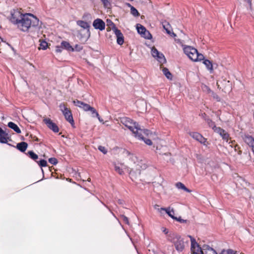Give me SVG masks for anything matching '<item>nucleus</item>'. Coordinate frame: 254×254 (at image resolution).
Listing matches in <instances>:
<instances>
[{
    "instance_id": "obj_17",
    "label": "nucleus",
    "mask_w": 254,
    "mask_h": 254,
    "mask_svg": "<svg viewBox=\"0 0 254 254\" xmlns=\"http://www.w3.org/2000/svg\"><path fill=\"white\" fill-rule=\"evenodd\" d=\"M77 24L78 25H79L82 28L86 29L87 30L88 36L89 37L90 35V30H89V28H90L89 24L87 22H85L83 20L77 21Z\"/></svg>"
},
{
    "instance_id": "obj_54",
    "label": "nucleus",
    "mask_w": 254,
    "mask_h": 254,
    "mask_svg": "<svg viewBox=\"0 0 254 254\" xmlns=\"http://www.w3.org/2000/svg\"><path fill=\"white\" fill-rule=\"evenodd\" d=\"M4 131L0 127V134H4Z\"/></svg>"
},
{
    "instance_id": "obj_46",
    "label": "nucleus",
    "mask_w": 254,
    "mask_h": 254,
    "mask_svg": "<svg viewBox=\"0 0 254 254\" xmlns=\"http://www.w3.org/2000/svg\"><path fill=\"white\" fill-rule=\"evenodd\" d=\"M202 88L203 90L206 91L208 93H210L212 92L211 89L206 85H204L202 86Z\"/></svg>"
},
{
    "instance_id": "obj_36",
    "label": "nucleus",
    "mask_w": 254,
    "mask_h": 254,
    "mask_svg": "<svg viewBox=\"0 0 254 254\" xmlns=\"http://www.w3.org/2000/svg\"><path fill=\"white\" fill-rule=\"evenodd\" d=\"M220 254H236V253L232 250H223Z\"/></svg>"
},
{
    "instance_id": "obj_11",
    "label": "nucleus",
    "mask_w": 254,
    "mask_h": 254,
    "mask_svg": "<svg viewBox=\"0 0 254 254\" xmlns=\"http://www.w3.org/2000/svg\"><path fill=\"white\" fill-rule=\"evenodd\" d=\"M43 122L46 125L47 127L51 129L54 132H58L59 131V128L58 126L53 122V121L49 118H45L43 120Z\"/></svg>"
},
{
    "instance_id": "obj_29",
    "label": "nucleus",
    "mask_w": 254,
    "mask_h": 254,
    "mask_svg": "<svg viewBox=\"0 0 254 254\" xmlns=\"http://www.w3.org/2000/svg\"><path fill=\"white\" fill-rule=\"evenodd\" d=\"M59 108L61 111L63 113V115H64L65 113H67L68 112L70 111L63 103H62L59 105Z\"/></svg>"
},
{
    "instance_id": "obj_45",
    "label": "nucleus",
    "mask_w": 254,
    "mask_h": 254,
    "mask_svg": "<svg viewBox=\"0 0 254 254\" xmlns=\"http://www.w3.org/2000/svg\"><path fill=\"white\" fill-rule=\"evenodd\" d=\"M175 220H176L177 221H179V222L181 223H187L188 222V221L187 220H184V219H183L181 218V217L178 218L176 217V219H174Z\"/></svg>"
},
{
    "instance_id": "obj_1",
    "label": "nucleus",
    "mask_w": 254,
    "mask_h": 254,
    "mask_svg": "<svg viewBox=\"0 0 254 254\" xmlns=\"http://www.w3.org/2000/svg\"><path fill=\"white\" fill-rule=\"evenodd\" d=\"M39 22V19L33 14L26 13L21 16L20 21L18 27L22 31L25 32L28 31L31 26H38Z\"/></svg>"
},
{
    "instance_id": "obj_52",
    "label": "nucleus",
    "mask_w": 254,
    "mask_h": 254,
    "mask_svg": "<svg viewBox=\"0 0 254 254\" xmlns=\"http://www.w3.org/2000/svg\"><path fill=\"white\" fill-rule=\"evenodd\" d=\"M110 21H111V20H109V19L107 20V24L112 26V28H113V25L112 24V23Z\"/></svg>"
},
{
    "instance_id": "obj_30",
    "label": "nucleus",
    "mask_w": 254,
    "mask_h": 254,
    "mask_svg": "<svg viewBox=\"0 0 254 254\" xmlns=\"http://www.w3.org/2000/svg\"><path fill=\"white\" fill-rule=\"evenodd\" d=\"M136 29H137V32L140 35L142 34L146 30V29L145 28V27H144L143 26H142L140 24H136Z\"/></svg>"
},
{
    "instance_id": "obj_40",
    "label": "nucleus",
    "mask_w": 254,
    "mask_h": 254,
    "mask_svg": "<svg viewBox=\"0 0 254 254\" xmlns=\"http://www.w3.org/2000/svg\"><path fill=\"white\" fill-rule=\"evenodd\" d=\"M49 162L52 165H56L58 163V160L56 158H50L49 159Z\"/></svg>"
},
{
    "instance_id": "obj_22",
    "label": "nucleus",
    "mask_w": 254,
    "mask_h": 254,
    "mask_svg": "<svg viewBox=\"0 0 254 254\" xmlns=\"http://www.w3.org/2000/svg\"><path fill=\"white\" fill-rule=\"evenodd\" d=\"M7 126L9 128L13 129L16 133H21L20 129L19 128V127L17 126V125L16 124H15V123H14L12 122H10L8 123Z\"/></svg>"
},
{
    "instance_id": "obj_9",
    "label": "nucleus",
    "mask_w": 254,
    "mask_h": 254,
    "mask_svg": "<svg viewBox=\"0 0 254 254\" xmlns=\"http://www.w3.org/2000/svg\"><path fill=\"white\" fill-rule=\"evenodd\" d=\"M110 21L112 23V24L113 25V29L114 31L115 34L117 39V43L120 45H123L124 42V37L122 33L121 32V30L117 28L115 24L112 21Z\"/></svg>"
},
{
    "instance_id": "obj_4",
    "label": "nucleus",
    "mask_w": 254,
    "mask_h": 254,
    "mask_svg": "<svg viewBox=\"0 0 254 254\" xmlns=\"http://www.w3.org/2000/svg\"><path fill=\"white\" fill-rule=\"evenodd\" d=\"M121 122L131 130L134 134L136 129H138V124L136 122H133L132 120L127 117H124L121 119Z\"/></svg>"
},
{
    "instance_id": "obj_57",
    "label": "nucleus",
    "mask_w": 254,
    "mask_h": 254,
    "mask_svg": "<svg viewBox=\"0 0 254 254\" xmlns=\"http://www.w3.org/2000/svg\"><path fill=\"white\" fill-rule=\"evenodd\" d=\"M164 24L166 25V28H168V27L170 26V24L168 23H165Z\"/></svg>"
},
{
    "instance_id": "obj_27",
    "label": "nucleus",
    "mask_w": 254,
    "mask_h": 254,
    "mask_svg": "<svg viewBox=\"0 0 254 254\" xmlns=\"http://www.w3.org/2000/svg\"><path fill=\"white\" fill-rule=\"evenodd\" d=\"M7 135L8 134L5 131H4V134H0V143H7V139L8 138Z\"/></svg>"
},
{
    "instance_id": "obj_59",
    "label": "nucleus",
    "mask_w": 254,
    "mask_h": 254,
    "mask_svg": "<svg viewBox=\"0 0 254 254\" xmlns=\"http://www.w3.org/2000/svg\"><path fill=\"white\" fill-rule=\"evenodd\" d=\"M202 116L203 118H204L205 116H206V114L205 113H204L203 115H202Z\"/></svg>"
},
{
    "instance_id": "obj_55",
    "label": "nucleus",
    "mask_w": 254,
    "mask_h": 254,
    "mask_svg": "<svg viewBox=\"0 0 254 254\" xmlns=\"http://www.w3.org/2000/svg\"><path fill=\"white\" fill-rule=\"evenodd\" d=\"M125 153L127 155H130L131 154V153H130V152H129L128 150H125Z\"/></svg>"
},
{
    "instance_id": "obj_21",
    "label": "nucleus",
    "mask_w": 254,
    "mask_h": 254,
    "mask_svg": "<svg viewBox=\"0 0 254 254\" xmlns=\"http://www.w3.org/2000/svg\"><path fill=\"white\" fill-rule=\"evenodd\" d=\"M64 115L65 120L71 125L74 124V121L71 111L68 112L67 113L64 114Z\"/></svg>"
},
{
    "instance_id": "obj_19",
    "label": "nucleus",
    "mask_w": 254,
    "mask_h": 254,
    "mask_svg": "<svg viewBox=\"0 0 254 254\" xmlns=\"http://www.w3.org/2000/svg\"><path fill=\"white\" fill-rule=\"evenodd\" d=\"M28 147V144L25 142H21L16 145V148L22 152L26 151Z\"/></svg>"
},
{
    "instance_id": "obj_43",
    "label": "nucleus",
    "mask_w": 254,
    "mask_h": 254,
    "mask_svg": "<svg viewBox=\"0 0 254 254\" xmlns=\"http://www.w3.org/2000/svg\"><path fill=\"white\" fill-rule=\"evenodd\" d=\"M121 217L122 218L123 221L127 224V225H129V220H128V219L127 217H126L125 215H121Z\"/></svg>"
},
{
    "instance_id": "obj_35",
    "label": "nucleus",
    "mask_w": 254,
    "mask_h": 254,
    "mask_svg": "<svg viewBox=\"0 0 254 254\" xmlns=\"http://www.w3.org/2000/svg\"><path fill=\"white\" fill-rule=\"evenodd\" d=\"M41 167H46L47 165V161L44 159H41L39 162L36 161Z\"/></svg>"
},
{
    "instance_id": "obj_56",
    "label": "nucleus",
    "mask_w": 254,
    "mask_h": 254,
    "mask_svg": "<svg viewBox=\"0 0 254 254\" xmlns=\"http://www.w3.org/2000/svg\"><path fill=\"white\" fill-rule=\"evenodd\" d=\"M171 36H173V37H176V34H175L174 32H172V33H171V35H170Z\"/></svg>"
},
{
    "instance_id": "obj_25",
    "label": "nucleus",
    "mask_w": 254,
    "mask_h": 254,
    "mask_svg": "<svg viewBox=\"0 0 254 254\" xmlns=\"http://www.w3.org/2000/svg\"><path fill=\"white\" fill-rule=\"evenodd\" d=\"M204 119L205 122L207 123L208 126L210 127H211L213 131L217 127L215 125V122L212 121L209 118H205Z\"/></svg>"
},
{
    "instance_id": "obj_26",
    "label": "nucleus",
    "mask_w": 254,
    "mask_h": 254,
    "mask_svg": "<svg viewBox=\"0 0 254 254\" xmlns=\"http://www.w3.org/2000/svg\"><path fill=\"white\" fill-rule=\"evenodd\" d=\"M176 187L178 189H182L185 190L186 192H190L191 191L190 190L188 189L186 187V186L182 183L181 182H178L176 184Z\"/></svg>"
},
{
    "instance_id": "obj_41",
    "label": "nucleus",
    "mask_w": 254,
    "mask_h": 254,
    "mask_svg": "<svg viewBox=\"0 0 254 254\" xmlns=\"http://www.w3.org/2000/svg\"><path fill=\"white\" fill-rule=\"evenodd\" d=\"M82 49V47L79 45H75L74 47H73V52L77 51L79 52Z\"/></svg>"
},
{
    "instance_id": "obj_32",
    "label": "nucleus",
    "mask_w": 254,
    "mask_h": 254,
    "mask_svg": "<svg viewBox=\"0 0 254 254\" xmlns=\"http://www.w3.org/2000/svg\"><path fill=\"white\" fill-rule=\"evenodd\" d=\"M141 36L142 37L144 38L145 39L148 40H150L152 38L151 34L147 30H146L145 32H144L142 34H141Z\"/></svg>"
},
{
    "instance_id": "obj_39",
    "label": "nucleus",
    "mask_w": 254,
    "mask_h": 254,
    "mask_svg": "<svg viewBox=\"0 0 254 254\" xmlns=\"http://www.w3.org/2000/svg\"><path fill=\"white\" fill-rule=\"evenodd\" d=\"M140 140H143L144 142L148 145H151L152 144V141L148 138H146L145 137H143V139H139Z\"/></svg>"
},
{
    "instance_id": "obj_38",
    "label": "nucleus",
    "mask_w": 254,
    "mask_h": 254,
    "mask_svg": "<svg viewBox=\"0 0 254 254\" xmlns=\"http://www.w3.org/2000/svg\"><path fill=\"white\" fill-rule=\"evenodd\" d=\"M40 49H42V50H46L48 47V43L46 41H43L40 43Z\"/></svg>"
},
{
    "instance_id": "obj_18",
    "label": "nucleus",
    "mask_w": 254,
    "mask_h": 254,
    "mask_svg": "<svg viewBox=\"0 0 254 254\" xmlns=\"http://www.w3.org/2000/svg\"><path fill=\"white\" fill-rule=\"evenodd\" d=\"M202 252L203 254H217L215 250L206 245L202 246Z\"/></svg>"
},
{
    "instance_id": "obj_33",
    "label": "nucleus",
    "mask_w": 254,
    "mask_h": 254,
    "mask_svg": "<svg viewBox=\"0 0 254 254\" xmlns=\"http://www.w3.org/2000/svg\"><path fill=\"white\" fill-rule=\"evenodd\" d=\"M29 156L33 160L35 161L38 158V156L33 151H29L27 153Z\"/></svg>"
},
{
    "instance_id": "obj_10",
    "label": "nucleus",
    "mask_w": 254,
    "mask_h": 254,
    "mask_svg": "<svg viewBox=\"0 0 254 254\" xmlns=\"http://www.w3.org/2000/svg\"><path fill=\"white\" fill-rule=\"evenodd\" d=\"M191 240V250L193 254H203L202 247H199V245L195 242V240L191 236H189Z\"/></svg>"
},
{
    "instance_id": "obj_23",
    "label": "nucleus",
    "mask_w": 254,
    "mask_h": 254,
    "mask_svg": "<svg viewBox=\"0 0 254 254\" xmlns=\"http://www.w3.org/2000/svg\"><path fill=\"white\" fill-rule=\"evenodd\" d=\"M203 64L205 65L207 69L210 71V73H212L213 69L212 62L208 60H204Z\"/></svg>"
},
{
    "instance_id": "obj_14",
    "label": "nucleus",
    "mask_w": 254,
    "mask_h": 254,
    "mask_svg": "<svg viewBox=\"0 0 254 254\" xmlns=\"http://www.w3.org/2000/svg\"><path fill=\"white\" fill-rule=\"evenodd\" d=\"M93 26L95 29L102 31L105 28V23L101 19L97 18L94 20Z\"/></svg>"
},
{
    "instance_id": "obj_44",
    "label": "nucleus",
    "mask_w": 254,
    "mask_h": 254,
    "mask_svg": "<svg viewBox=\"0 0 254 254\" xmlns=\"http://www.w3.org/2000/svg\"><path fill=\"white\" fill-rule=\"evenodd\" d=\"M55 48V51L57 53H61L63 50H64L61 44H60V45L57 46Z\"/></svg>"
},
{
    "instance_id": "obj_20",
    "label": "nucleus",
    "mask_w": 254,
    "mask_h": 254,
    "mask_svg": "<svg viewBox=\"0 0 254 254\" xmlns=\"http://www.w3.org/2000/svg\"><path fill=\"white\" fill-rule=\"evenodd\" d=\"M63 49H65L69 52H73V47L70 45L69 43L66 41H62L61 43Z\"/></svg>"
},
{
    "instance_id": "obj_24",
    "label": "nucleus",
    "mask_w": 254,
    "mask_h": 254,
    "mask_svg": "<svg viewBox=\"0 0 254 254\" xmlns=\"http://www.w3.org/2000/svg\"><path fill=\"white\" fill-rule=\"evenodd\" d=\"M245 141L250 146L253 147L254 146V138L250 135H246L245 137Z\"/></svg>"
},
{
    "instance_id": "obj_15",
    "label": "nucleus",
    "mask_w": 254,
    "mask_h": 254,
    "mask_svg": "<svg viewBox=\"0 0 254 254\" xmlns=\"http://www.w3.org/2000/svg\"><path fill=\"white\" fill-rule=\"evenodd\" d=\"M23 14H21L19 12L16 11L14 13L11 14L10 20L12 23L17 25V26H18V24L20 21V17Z\"/></svg>"
},
{
    "instance_id": "obj_37",
    "label": "nucleus",
    "mask_w": 254,
    "mask_h": 254,
    "mask_svg": "<svg viewBox=\"0 0 254 254\" xmlns=\"http://www.w3.org/2000/svg\"><path fill=\"white\" fill-rule=\"evenodd\" d=\"M115 170L120 175H122L124 174L123 169H121L119 166H117L116 164H115Z\"/></svg>"
},
{
    "instance_id": "obj_34",
    "label": "nucleus",
    "mask_w": 254,
    "mask_h": 254,
    "mask_svg": "<svg viewBox=\"0 0 254 254\" xmlns=\"http://www.w3.org/2000/svg\"><path fill=\"white\" fill-rule=\"evenodd\" d=\"M204 60H205L204 56L201 54L198 53L197 52L194 59V62L201 61L202 60L204 61Z\"/></svg>"
},
{
    "instance_id": "obj_3",
    "label": "nucleus",
    "mask_w": 254,
    "mask_h": 254,
    "mask_svg": "<svg viewBox=\"0 0 254 254\" xmlns=\"http://www.w3.org/2000/svg\"><path fill=\"white\" fill-rule=\"evenodd\" d=\"M73 104L76 106H77L80 108L82 109L84 111H90L92 115V117L99 116V114L96 111V110L94 108L91 107L88 104L85 103L78 100L73 101Z\"/></svg>"
},
{
    "instance_id": "obj_58",
    "label": "nucleus",
    "mask_w": 254,
    "mask_h": 254,
    "mask_svg": "<svg viewBox=\"0 0 254 254\" xmlns=\"http://www.w3.org/2000/svg\"><path fill=\"white\" fill-rule=\"evenodd\" d=\"M96 117L98 119V120H99V121L100 122H102V121H103V120H102V119H100V116H99L98 117Z\"/></svg>"
},
{
    "instance_id": "obj_48",
    "label": "nucleus",
    "mask_w": 254,
    "mask_h": 254,
    "mask_svg": "<svg viewBox=\"0 0 254 254\" xmlns=\"http://www.w3.org/2000/svg\"><path fill=\"white\" fill-rule=\"evenodd\" d=\"M105 6H107L109 4L108 0H101Z\"/></svg>"
},
{
    "instance_id": "obj_13",
    "label": "nucleus",
    "mask_w": 254,
    "mask_h": 254,
    "mask_svg": "<svg viewBox=\"0 0 254 254\" xmlns=\"http://www.w3.org/2000/svg\"><path fill=\"white\" fill-rule=\"evenodd\" d=\"M190 135L194 139L199 141L201 144L204 145L205 144V142H206V139L204 138L201 134L197 132H190L189 133Z\"/></svg>"
},
{
    "instance_id": "obj_42",
    "label": "nucleus",
    "mask_w": 254,
    "mask_h": 254,
    "mask_svg": "<svg viewBox=\"0 0 254 254\" xmlns=\"http://www.w3.org/2000/svg\"><path fill=\"white\" fill-rule=\"evenodd\" d=\"M98 149L104 154L107 153V150L104 146H99Z\"/></svg>"
},
{
    "instance_id": "obj_60",
    "label": "nucleus",
    "mask_w": 254,
    "mask_h": 254,
    "mask_svg": "<svg viewBox=\"0 0 254 254\" xmlns=\"http://www.w3.org/2000/svg\"><path fill=\"white\" fill-rule=\"evenodd\" d=\"M252 149H253V151L254 153V146L252 147Z\"/></svg>"
},
{
    "instance_id": "obj_51",
    "label": "nucleus",
    "mask_w": 254,
    "mask_h": 254,
    "mask_svg": "<svg viewBox=\"0 0 254 254\" xmlns=\"http://www.w3.org/2000/svg\"><path fill=\"white\" fill-rule=\"evenodd\" d=\"M118 202L120 204H123L124 203V201L122 199H118Z\"/></svg>"
},
{
    "instance_id": "obj_6",
    "label": "nucleus",
    "mask_w": 254,
    "mask_h": 254,
    "mask_svg": "<svg viewBox=\"0 0 254 254\" xmlns=\"http://www.w3.org/2000/svg\"><path fill=\"white\" fill-rule=\"evenodd\" d=\"M151 55L160 64H164L166 62V60L164 55L159 52L155 47H152L151 49Z\"/></svg>"
},
{
    "instance_id": "obj_47",
    "label": "nucleus",
    "mask_w": 254,
    "mask_h": 254,
    "mask_svg": "<svg viewBox=\"0 0 254 254\" xmlns=\"http://www.w3.org/2000/svg\"><path fill=\"white\" fill-rule=\"evenodd\" d=\"M163 28H164V29H165L167 34H168L169 35H171L172 32L168 28H166V25L163 24Z\"/></svg>"
},
{
    "instance_id": "obj_16",
    "label": "nucleus",
    "mask_w": 254,
    "mask_h": 254,
    "mask_svg": "<svg viewBox=\"0 0 254 254\" xmlns=\"http://www.w3.org/2000/svg\"><path fill=\"white\" fill-rule=\"evenodd\" d=\"M159 207V205H156L155 206V209H157L160 212H161L162 211H165L166 213L170 217H171L172 219H176V217L174 216V209L172 208L171 209V210H170V207H168V208H163V207H162L161 208H158Z\"/></svg>"
},
{
    "instance_id": "obj_12",
    "label": "nucleus",
    "mask_w": 254,
    "mask_h": 254,
    "mask_svg": "<svg viewBox=\"0 0 254 254\" xmlns=\"http://www.w3.org/2000/svg\"><path fill=\"white\" fill-rule=\"evenodd\" d=\"M214 131L219 134L224 140H225L227 142H228L230 135L229 134L226 132L225 130L223 129L220 127H217L215 128Z\"/></svg>"
},
{
    "instance_id": "obj_7",
    "label": "nucleus",
    "mask_w": 254,
    "mask_h": 254,
    "mask_svg": "<svg viewBox=\"0 0 254 254\" xmlns=\"http://www.w3.org/2000/svg\"><path fill=\"white\" fill-rule=\"evenodd\" d=\"M151 55L160 64H164L166 62V60L164 55L159 52L155 47H152L151 49Z\"/></svg>"
},
{
    "instance_id": "obj_49",
    "label": "nucleus",
    "mask_w": 254,
    "mask_h": 254,
    "mask_svg": "<svg viewBox=\"0 0 254 254\" xmlns=\"http://www.w3.org/2000/svg\"><path fill=\"white\" fill-rule=\"evenodd\" d=\"M213 98L215 99L217 101H220V98L216 94H214Z\"/></svg>"
},
{
    "instance_id": "obj_5",
    "label": "nucleus",
    "mask_w": 254,
    "mask_h": 254,
    "mask_svg": "<svg viewBox=\"0 0 254 254\" xmlns=\"http://www.w3.org/2000/svg\"><path fill=\"white\" fill-rule=\"evenodd\" d=\"M183 50L185 54L187 55L189 58L194 62V59L195 58L197 50L196 49L189 46L185 47Z\"/></svg>"
},
{
    "instance_id": "obj_53",
    "label": "nucleus",
    "mask_w": 254,
    "mask_h": 254,
    "mask_svg": "<svg viewBox=\"0 0 254 254\" xmlns=\"http://www.w3.org/2000/svg\"><path fill=\"white\" fill-rule=\"evenodd\" d=\"M245 0L247 1L249 3L250 7H252V0Z\"/></svg>"
},
{
    "instance_id": "obj_31",
    "label": "nucleus",
    "mask_w": 254,
    "mask_h": 254,
    "mask_svg": "<svg viewBox=\"0 0 254 254\" xmlns=\"http://www.w3.org/2000/svg\"><path fill=\"white\" fill-rule=\"evenodd\" d=\"M128 5L130 7V13L131 14L135 16H138L139 15V13L138 11V10L133 6H131L130 4H128Z\"/></svg>"
},
{
    "instance_id": "obj_8",
    "label": "nucleus",
    "mask_w": 254,
    "mask_h": 254,
    "mask_svg": "<svg viewBox=\"0 0 254 254\" xmlns=\"http://www.w3.org/2000/svg\"><path fill=\"white\" fill-rule=\"evenodd\" d=\"M137 128L138 129H136L134 134L135 137L138 139H143V137H145L144 135L148 136L150 134V131L149 130L147 129H141L139 125L137 126Z\"/></svg>"
},
{
    "instance_id": "obj_50",
    "label": "nucleus",
    "mask_w": 254,
    "mask_h": 254,
    "mask_svg": "<svg viewBox=\"0 0 254 254\" xmlns=\"http://www.w3.org/2000/svg\"><path fill=\"white\" fill-rule=\"evenodd\" d=\"M163 230V232L165 234H167L168 233V230L166 229V228H162Z\"/></svg>"
},
{
    "instance_id": "obj_2",
    "label": "nucleus",
    "mask_w": 254,
    "mask_h": 254,
    "mask_svg": "<svg viewBox=\"0 0 254 254\" xmlns=\"http://www.w3.org/2000/svg\"><path fill=\"white\" fill-rule=\"evenodd\" d=\"M168 241L173 243L178 252H182L185 248V244L181 236L176 233H170L167 236Z\"/></svg>"
},
{
    "instance_id": "obj_28",
    "label": "nucleus",
    "mask_w": 254,
    "mask_h": 254,
    "mask_svg": "<svg viewBox=\"0 0 254 254\" xmlns=\"http://www.w3.org/2000/svg\"><path fill=\"white\" fill-rule=\"evenodd\" d=\"M162 71L168 79L171 80L172 79V75L167 67H163Z\"/></svg>"
},
{
    "instance_id": "obj_61",
    "label": "nucleus",
    "mask_w": 254,
    "mask_h": 254,
    "mask_svg": "<svg viewBox=\"0 0 254 254\" xmlns=\"http://www.w3.org/2000/svg\"><path fill=\"white\" fill-rule=\"evenodd\" d=\"M2 41V38L0 37V41Z\"/></svg>"
}]
</instances>
